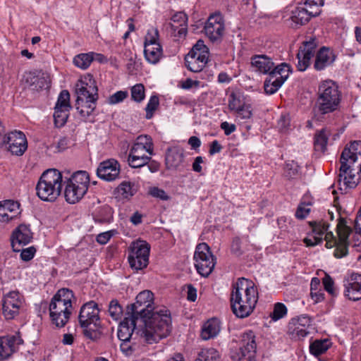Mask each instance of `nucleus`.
Instances as JSON below:
<instances>
[{"instance_id": "4be33fe9", "label": "nucleus", "mask_w": 361, "mask_h": 361, "mask_svg": "<svg viewBox=\"0 0 361 361\" xmlns=\"http://www.w3.org/2000/svg\"><path fill=\"white\" fill-rule=\"evenodd\" d=\"M76 94H85L87 96H99L98 88L93 76L87 74L82 77L75 85Z\"/></svg>"}, {"instance_id": "603ef678", "label": "nucleus", "mask_w": 361, "mask_h": 361, "mask_svg": "<svg viewBox=\"0 0 361 361\" xmlns=\"http://www.w3.org/2000/svg\"><path fill=\"white\" fill-rule=\"evenodd\" d=\"M322 283L324 285L325 290L327 291L331 295H337L338 293L336 288H334V282L329 275H325V276L322 279Z\"/></svg>"}, {"instance_id": "79ce46f5", "label": "nucleus", "mask_w": 361, "mask_h": 361, "mask_svg": "<svg viewBox=\"0 0 361 361\" xmlns=\"http://www.w3.org/2000/svg\"><path fill=\"white\" fill-rule=\"evenodd\" d=\"M328 137L326 130L322 129L314 136V145L317 151L324 152L326 149Z\"/></svg>"}, {"instance_id": "c03bdc74", "label": "nucleus", "mask_w": 361, "mask_h": 361, "mask_svg": "<svg viewBox=\"0 0 361 361\" xmlns=\"http://www.w3.org/2000/svg\"><path fill=\"white\" fill-rule=\"evenodd\" d=\"M108 311L111 317L115 321L119 320L123 312V307L117 300H112L110 302Z\"/></svg>"}, {"instance_id": "7ed1b4c3", "label": "nucleus", "mask_w": 361, "mask_h": 361, "mask_svg": "<svg viewBox=\"0 0 361 361\" xmlns=\"http://www.w3.org/2000/svg\"><path fill=\"white\" fill-rule=\"evenodd\" d=\"M257 300V289L252 281L240 278L233 284L230 297L231 307L237 317L245 318L250 316Z\"/></svg>"}, {"instance_id": "9d476101", "label": "nucleus", "mask_w": 361, "mask_h": 361, "mask_svg": "<svg viewBox=\"0 0 361 361\" xmlns=\"http://www.w3.org/2000/svg\"><path fill=\"white\" fill-rule=\"evenodd\" d=\"M145 329V326L140 322V317L133 314H128L126 311L125 318L118 326V338L120 341H130V339H137V336H140L149 343L144 334H142Z\"/></svg>"}, {"instance_id": "cd10ccee", "label": "nucleus", "mask_w": 361, "mask_h": 361, "mask_svg": "<svg viewBox=\"0 0 361 361\" xmlns=\"http://www.w3.org/2000/svg\"><path fill=\"white\" fill-rule=\"evenodd\" d=\"M171 20V28L174 32H176L179 37H185L188 31L187 15L183 12H178L172 16Z\"/></svg>"}, {"instance_id": "a18cd8bd", "label": "nucleus", "mask_w": 361, "mask_h": 361, "mask_svg": "<svg viewBox=\"0 0 361 361\" xmlns=\"http://www.w3.org/2000/svg\"><path fill=\"white\" fill-rule=\"evenodd\" d=\"M56 109H71L70 104V94L68 90H62L58 97L55 107Z\"/></svg>"}, {"instance_id": "f03ea898", "label": "nucleus", "mask_w": 361, "mask_h": 361, "mask_svg": "<svg viewBox=\"0 0 361 361\" xmlns=\"http://www.w3.org/2000/svg\"><path fill=\"white\" fill-rule=\"evenodd\" d=\"M309 225L314 234L312 238H305L304 243L307 246H314L321 243L323 240L322 236L325 234L324 240L326 246L328 248L336 246L334 256L336 258H341L348 255L349 246L348 237L352 232V228L347 225V221L341 216L336 226L337 238L330 231L327 232L329 225L326 222L312 221H309Z\"/></svg>"}, {"instance_id": "4d7b16f0", "label": "nucleus", "mask_w": 361, "mask_h": 361, "mask_svg": "<svg viewBox=\"0 0 361 361\" xmlns=\"http://www.w3.org/2000/svg\"><path fill=\"white\" fill-rule=\"evenodd\" d=\"M231 252L233 255L239 257L243 255L241 249V240L239 237H235L231 243Z\"/></svg>"}, {"instance_id": "c756f323", "label": "nucleus", "mask_w": 361, "mask_h": 361, "mask_svg": "<svg viewBox=\"0 0 361 361\" xmlns=\"http://www.w3.org/2000/svg\"><path fill=\"white\" fill-rule=\"evenodd\" d=\"M25 82L30 90L33 92L47 89L50 83L47 77L35 75L31 73L26 76Z\"/></svg>"}, {"instance_id": "f3484780", "label": "nucleus", "mask_w": 361, "mask_h": 361, "mask_svg": "<svg viewBox=\"0 0 361 361\" xmlns=\"http://www.w3.org/2000/svg\"><path fill=\"white\" fill-rule=\"evenodd\" d=\"M8 145V149L12 154L21 156L27 149V142L25 134L21 131H13L4 135L2 146Z\"/></svg>"}, {"instance_id": "e433bc0d", "label": "nucleus", "mask_w": 361, "mask_h": 361, "mask_svg": "<svg viewBox=\"0 0 361 361\" xmlns=\"http://www.w3.org/2000/svg\"><path fill=\"white\" fill-rule=\"evenodd\" d=\"M219 353L214 348H202L197 353L195 361H219Z\"/></svg>"}, {"instance_id": "338daca9", "label": "nucleus", "mask_w": 361, "mask_h": 361, "mask_svg": "<svg viewBox=\"0 0 361 361\" xmlns=\"http://www.w3.org/2000/svg\"><path fill=\"white\" fill-rule=\"evenodd\" d=\"M1 206L4 207L7 212H16L19 209L20 204L17 202L13 201V200H6L2 204Z\"/></svg>"}, {"instance_id": "f704fd0d", "label": "nucleus", "mask_w": 361, "mask_h": 361, "mask_svg": "<svg viewBox=\"0 0 361 361\" xmlns=\"http://www.w3.org/2000/svg\"><path fill=\"white\" fill-rule=\"evenodd\" d=\"M96 105L93 102H90L89 106L75 105V108L79 113L80 117L85 122H94V110Z\"/></svg>"}, {"instance_id": "4468645a", "label": "nucleus", "mask_w": 361, "mask_h": 361, "mask_svg": "<svg viewBox=\"0 0 361 361\" xmlns=\"http://www.w3.org/2000/svg\"><path fill=\"white\" fill-rule=\"evenodd\" d=\"M204 32L214 44H220L225 33V25L220 13L211 15L204 25Z\"/></svg>"}, {"instance_id": "72a5a7b5", "label": "nucleus", "mask_w": 361, "mask_h": 361, "mask_svg": "<svg viewBox=\"0 0 361 361\" xmlns=\"http://www.w3.org/2000/svg\"><path fill=\"white\" fill-rule=\"evenodd\" d=\"M312 205V201L310 197L307 195L303 196L297 207L295 214V217L300 220L305 219L311 211L310 207Z\"/></svg>"}, {"instance_id": "473e14b6", "label": "nucleus", "mask_w": 361, "mask_h": 361, "mask_svg": "<svg viewBox=\"0 0 361 361\" xmlns=\"http://www.w3.org/2000/svg\"><path fill=\"white\" fill-rule=\"evenodd\" d=\"M331 342L327 338L316 339L310 345V352L315 357L324 354L330 348Z\"/></svg>"}, {"instance_id": "9b49d317", "label": "nucleus", "mask_w": 361, "mask_h": 361, "mask_svg": "<svg viewBox=\"0 0 361 361\" xmlns=\"http://www.w3.org/2000/svg\"><path fill=\"white\" fill-rule=\"evenodd\" d=\"M209 54V49L204 41L198 40L185 57L186 67L192 72H201L208 62Z\"/></svg>"}, {"instance_id": "1a4fd4ad", "label": "nucleus", "mask_w": 361, "mask_h": 361, "mask_svg": "<svg viewBox=\"0 0 361 361\" xmlns=\"http://www.w3.org/2000/svg\"><path fill=\"white\" fill-rule=\"evenodd\" d=\"M150 245L145 240L133 241L128 247V260L131 269L136 271L146 268L149 264Z\"/></svg>"}, {"instance_id": "13d9d810", "label": "nucleus", "mask_w": 361, "mask_h": 361, "mask_svg": "<svg viewBox=\"0 0 361 361\" xmlns=\"http://www.w3.org/2000/svg\"><path fill=\"white\" fill-rule=\"evenodd\" d=\"M149 193L152 197L159 198L161 200H169V196L166 194V192L163 189L159 188L157 187L151 188L149 189Z\"/></svg>"}, {"instance_id": "0e129e2a", "label": "nucleus", "mask_w": 361, "mask_h": 361, "mask_svg": "<svg viewBox=\"0 0 361 361\" xmlns=\"http://www.w3.org/2000/svg\"><path fill=\"white\" fill-rule=\"evenodd\" d=\"M317 47V42L315 37H310V40L303 42V47H300V50L312 51L315 53Z\"/></svg>"}, {"instance_id": "2f4dec72", "label": "nucleus", "mask_w": 361, "mask_h": 361, "mask_svg": "<svg viewBox=\"0 0 361 361\" xmlns=\"http://www.w3.org/2000/svg\"><path fill=\"white\" fill-rule=\"evenodd\" d=\"M115 192L118 197L128 200L136 193L137 187L133 183L123 181L116 188Z\"/></svg>"}, {"instance_id": "a211bd4d", "label": "nucleus", "mask_w": 361, "mask_h": 361, "mask_svg": "<svg viewBox=\"0 0 361 361\" xmlns=\"http://www.w3.org/2000/svg\"><path fill=\"white\" fill-rule=\"evenodd\" d=\"M120 172V164L114 159L101 162L97 169V176L104 180L109 182L118 178Z\"/></svg>"}, {"instance_id": "4c0bfd02", "label": "nucleus", "mask_w": 361, "mask_h": 361, "mask_svg": "<svg viewBox=\"0 0 361 361\" xmlns=\"http://www.w3.org/2000/svg\"><path fill=\"white\" fill-rule=\"evenodd\" d=\"M290 18L296 26L305 25L310 20V16L306 13L302 6L296 7L292 11V16Z\"/></svg>"}, {"instance_id": "b1692460", "label": "nucleus", "mask_w": 361, "mask_h": 361, "mask_svg": "<svg viewBox=\"0 0 361 361\" xmlns=\"http://www.w3.org/2000/svg\"><path fill=\"white\" fill-rule=\"evenodd\" d=\"M184 158L183 149L179 147H171L166 152L165 163L168 169H176L183 163Z\"/></svg>"}, {"instance_id": "bb28decb", "label": "nucleus", "mask_w": 361, "mask_h": 361, "mask_svg": "<svg viewBox=\"0 0 361 361\" xmlns=\"http://www.w3.org/2000/svg\"><path fill=\"white\" fill-rule=\"evenodd\" d=\"M221 323L219 319L212 318L207 320L202 326L201 338L207 341L216 337L220 332Z\"/></svg>"}, {"instance_id": "f8f14e48", "label": "nucleus", "mask_w": 361, "mask_h": 361, "mask_svg": "<svg viewBox=\"0 0 361 361\" xmlns=\"http://www.w3.org/2000/svg\"><path fill=\"white\" fill-rule=\"evenodd\" d=\"M193 258L197 272L202 276H208L216 264V258L212 255L209 246L206 243L198 244L196 246Z\"/></svg>"}, {"instance_id": "5701e85b", "label": "nucleus", "mask_w": 361, "mask_h": 361, "mask_svg": "<svg viewBox=\"0 0 361 361\" xmlns=\"http://www.w3.org/2000/svg\"><path fill=\"white\" fill-rule=\"evenodd\" d=\"M21 342L22 339L16 336L0 338V360L9 357Z\"/></svg>"}, {"instance_id": "a19ab883", "label": "nucleus", "mask_w": 361, "mask_h": 361, "mask_svg": "<svg viewBox=\"0 0 361 361\" xmlns=\"http://www.w3.org/2000/svg\"><path fill=\"white\" fill-rule=\"evenodd\" d=\"M245 104L243 96L240 92H231L228 97V108L236 111Z\"/></svg>"}, {"instance_id": "ddd939ff", "label": "nucleus", "mask_w": 361, "mask_h": 361, "mask_svg": "<svg viewBox=\"0 0 361 361\" xmlns=\"http://www.w3.org/2000/svg\"><path fill=\"white\" fill-rule=\"evenodd\" d=\"M292 70L289 64L281 63L269 72L264 83L266 94H273L278 91L288 79Z\"/></svg>"}, {"instance_id": "5fc2aeb1", "label": "nucleus", "mask_w": 361, "mask_h": 361, "mask_svg": "<svg viewBox=\"0 0 361 361\" xmlns=\"http://www.w3.org/2000/svg\"><path fill=\"white\" fill-rule=\"evenodd\" d=\"M128 94L127 91H117L108 98L107 102L109 104L121 103L128 97Z\"/></svg>"}, {"instance_id": "052dcab7", "label": "nucleus", "mask_w": 361, "mask_h": 361, "mask_svg": "<svg viewBox=\"0 0 361 361\" xmlns=\"http://www.w3.org/2000/svg\"><path fill=\"white\" fill-rule=\"evenodd\" d=\"M307 14H309L310 16V19L312 17H316L319 15L321 12L320 8H319V6H313L312 4H310V3H305L304 6H302Z\"/></svg>"}, {"instance_id": "393cba45", "label": "nucleus", "mask_w": 361, "mask_h": 361, "mask_svg": "<svg viewBox=\"0 0 361 361\" xmlns=\"http://www.w3.org/2000/svg\"><path fill=\"white\" fill-rule=\"evenodd\" d=\"M336 59V56L329 48L323 47L317 54L314 67L317 71L324 70L331 65Z\"/></svg>"}, {"instance_id": "2eb2a0df", "label": "nucleus", "mask_w": 361, "mask_h": 361, "mask_svg": "<svg viewBox=\"0 0 361 361\" xmlns=\"http://www.w3.org/2000/svg\"><path fill=\"white\" fill-rule=\"evenodd\" d=\"M23 300L18 291H11L2 300V314L7 320L14 319L23 307Z\"/></svg>"}, {"instance_id": "ea45409f", "label": "nucleus", "mask_w": 361, "mask_h": 361, "mask_svg": "<svg viewBox=\"0 0 361 361\" xmlns=\"http://www.w3.org/2000/svg\"><path fill=\"white\" fill-rule=\"evenodd\" d=\"M133 145L147 149L149 155L154 154L153 142L150 136L146 135L138 136Z\"/></svg>"}, {"instance_id": "c85d7f7f", "label": "nucleus", "mask_w": 361, "mask_h": 361, "mask_svg": "<svg viewBox=\"0 0 361 361\" xmlns=\"http://www.w3.org/2000/svg\"><path fill=\"white\" fill-rule=\"evenodd\" d=\"M257 345L255 336L252 331L244 334L242 340V345L240 349L243 357L248 356L249 360H252L256 352Z\"/></svg>"}, {"instance_id": "7c9ffc66", "label": "nucleus", "mask_w": 361, "mask_h": 361, "mask_svg": "<svg viewBox=\"0 0 361 361\" xmlns=\"http://www.w3.org/2000/svg\"><path fill=\"white\" fill-rule=\"evenodd\" d=\"M144 55L147 62L152 64H157L163 55L161 45H146L144 49Z\"/></svg>"}, {"instance_id": "a878e982", "label": "nucleus", "mask_w": 361, "mask_h": 361, "mask_svg": "<svg viewBox=\"0 0 361 361\" xmlns=\"http://www.w3.org/2000/svg\"><path fill=\"white\" fill-rule=\"evenodd\" d=\"M252 66L256 68V71L264 74H269L275 66L272 59L267 55H255L251 57Z\"/></svg>"}, {"instance_id": "e2e57ef3", "label": "nucleus", "mask_w": 361, "mask_h": 361, "mask_svg": "<svg viewBox=\"0 0 361 361\" xmlns=\"http://www.w3.org/2000/svg\"><path fill=\"white\" fill-rule=\"evenodd\" d=\"M298 61V69L300 71H305L310 65V61L306 59L305 56H302V52H298L297 54Z\"/></svg>"}, {"instance_id": "0eeeda50", "label": "nucleus", "mask_w": 361, "mask_h": 361, "mask_svg": "<svg viewBox=\"0 0 361 361\" xmlns=\"http://www.w3.org/2000/svg\"><path fill=\"white\" fill-rule=\"evenodd\" d=\"M99 310L97 304L91 300L84 304L80 310L78 320L84 329L85 337L94 340L98 337V329L100 326Z\"/></svg>"}, {"instance_id": "8fccbe9b", "label": "nucleus", "mask_w": 361, "mask_h": 361, "mask_svg": "<svg viewBox=\"0 0 361 361\" xmlns=\"http://www.w3.org/2000/svg\"><path fill=\"white\" fill-rule=\"evenodd\" d=\"M159 104V98L157 96H152L145 107L147 119H151L153 116L154 111L157 109Z\"/></svg>"}, {"instance_id": "3c124183", "label": "nucleus", "mask_w": 361, "mask_h": 361, "mask_svg": "<svg viewBox=\"0 0 361 361\" xmlns=\"http://www.w3.org/2000/svg\"><path fill=\"white\" fill-rule=\"evenodd\" d=\"M299 172V166L293 161L288 162L285 166V176L288 179L294 178Z\"/></svg>"}, {"instance_id": "680f3d73", "label": "nucleus", "mask_w": 361, "mask_h": 361, "mask_svg": "<svg viewBox=\"0 0 361 361\" xmlns=\"http://www.w3.org/2000/svg\"><path fill=\"white\" fill-rule=\"evenodd\" d=\"M344 149H348L351 152V155L361 157V141H353L350 142L349 147H345Z\"/></svg>"}, {"instance_id": "69168bd1", "label": "nucleus", "mask_w": 361, "mask_h": 361, "mask_svg": "<svg viewBox=\"0 0 361 361\" xmlns=\"http://www.w3.org/2000/svg\"><path fill=\"white\" fill-rule=\"evenodd\" d=\"M290 124V118L288 116L286 115H282L278 121V127L282 132H286L289 128Z\"/></svg>"}, {"instance_id": "58836bf2", "label": "nucleus", "mask_w": 361, "mask_h": 361, "mask_svg": "<svg viewBox=\"0 0 361 361\" xmlns=\"http://www.w3.org/2000/svg\"><path fill=\"white\" fill-rule=\"evenodd\" d=\"M113 218L112 209L108 205H104L98 209L94 216L96 221L99 223L110 222Z\"/></svg>"}, {"instance_id": "774afa93", "label": "nucleus", "mask_w": 361, "mask_h": 361, "mask_svg": "<svg viewBox=\"0 0 361 361\" xmlns=\"http://www.w3.org/2000/svg\"><path fill=\"white\" fill-rule=\"evenodd\" d=\"M114 235V231H109L99 233L97 236V242L101 245H105Z\"/></svg>"}, {"instance_id": "aec40b11", "label": "nucleus", "mask_w": 361, "mask_h": 361, "mask_svg": "<svg viewBox=\"0 0 361 361\" xmlns=\"http://www.w3.org/2000/svg\"><path fill=\"white\" fill-rule=\"evenodd\" d=\"M345 295L351 300L361 299V274L353 273L345 280Z\"/></svg>"}, {"instance_id": "37998d69", "label": "nucleus", "mask_w": 361, "mask_h": 361, "mask_svg": "<svg viewBox=\"0 0 361 361\" xmlns=\"http://www.w3.org/2000/svg\"><path fill=\"white\" fill-rule=\"evenodd\" d=\"M71 109L54 108V120L56 127L61 128L63 126L68 118V113Z\"/></svg>"}, {"instance_id": "09e8293b", "label": "nucleus", "mask_w": 361, "mask_h": 361, "mask_svg": "<svg viewBox=\"0 0 361 361\" xmlns=\"http://www.w3.org/2000/svg\"><path fill=\"white\" fill-rule=\"evenodd\" d=\"M287 314V308L281 302H277L274 305V310L271 314V317L274 321H277Z\"/></svg>"}, {"instance_id": "6e6552de", "label": "nucleus", "mask_w": 361, "mask_h": 361, "mask_svg": "<svg viewBox=\"0 0 361 361\" xmlns=\"http://www.w3.org/2000/svg\"><path fill=\"white\" fill-rule=\"evenodd\" d=\"M64 197L67 202L75 204L86 194L89 184V174L85 171H78L65 181Z\"/></svg>"}, {"instance_id": "864d4df0", "label": "nucleus", "mask_w": 361, "mask_h": 361, "mask_svg": "<svg viewBox=\"0 0 361 361\" xmlns=\"http://www.w3.org/2000/svg\"><path fill=\"white\" fill-rule=\"evenodd\" d=\"M99 96H87L85 94H77L75 105L89 106L90 102H93L97 106V102Z\"/></svg>"}, {"instance_id": "49530a36", "label": "nucleus", "mask_w": 361, "mask_h": 361, "mask_svg": "<svg viewBox=\"0 0 361 361\" xmlns=\"http://www.w3.org/2000/svg\"><path fill=\"white\" fill-rule=\"evenodd\" d=\"M160 44L159 42V31L157 28L152 27L147 30L145 37L144 47L146 45L152 46Z\"/></svg>"}, {"instance_id": "20e7f679", "label": "nucleus", "mask_w": 361, "mask_h": 361, "mask_svg": "<svg viewBox=\"0 0 361 361\" xmlns=\"http://www.w3.org/2000/svg\"><path fill=\"white\" fill-rule=\"evenodd\" d=\"M314 109L319 116L332 114L339 111L342 92L338 85L332 80H325L319 82L317 92Z\"/></svg>"}, {"instance_id": "6ab92c4d", "label": "nucleus", "mask_w": 361, "mask_h": 361, "mask_svg": "<svg viewBox=\"0 0 361 361\" xmlns=\"http://www.w3.org/2000/svg\"><path fill=\"white\" fill-rule=\"evenodd\" d=\"M32 239V233L30 226L20 224L13 232L11 236V245L14 252H20V247L30 243Z\"/></svg>"}, {"instance_id": "dca6fc26", "label": "nucleus", "mask_w": 361, "mask_h": 361, "mask_svg": "<svg viewBox=\"0 0 361 361\" xmlns=\"http://www.w3.org/2000/svg\"><path fill=\"white\" fill-rule=\"evenodd\" d=\"M311 324L312 319L307 314L293 318L288 325V334L293 339H302L310 334Z\"/></svg>"}, {"instance_id": "39448f33", "label": "nucleus", "mask_w": 361, "mask_h": 361, "mask_svg": "<svg viewBox=\"0 0 361 361\" xmlns=\"http://www.w3.org/2000/svg\"><path fill=\"white\" fill-rule=\"evenodd\" d=\"M73 293L68 288H61L54 295L49 305V314L56 327H63L68 322L73 309Z\"/></svg>"}, {"instance_id": "6e6d98bb", "label": "nucleus", "mask_w": 361, "mask_h": 361, "mask_svg": "<svg viewBox=\"0 0 361 361\" xmlns=\"http://www.w3.org/2000/svg\"><path fill=\"white\" fill-rule=\"evenodd\" d=\"M235 112L238 118L244 120L250 118L252 115L251 106L246 104L237 109Z\"/></svg>"}, {"instance_id": "412c9836", "label": "nucleus", "mask_w": 361, "mask_h": 361, "mask_svg": "<svg viewBox=\"0 0 361 361\" xmlns=\"http://www.w3.org/2000/svg\"><path fill=\"white\" fill-rule=\"evenodd\" d=\"M146 153L147 149L133 145L128 157L129 166L132 168H140L148 164L152 155H147Z\"/></svg>"}, {"instance_id": "c9c22d12", "label": "nucleus", "mask_w": 361, "mask_h": 361, "mask_svg": "<svg viewBox=\"0 0 361 361\" xmlns=\"http://www.w3.org/2000/svg\"><path fill=\"white\" fill-rule=\"evenodd\" d=\"M94 59V52L82 53L78 54L74 57L73 63L75 66L82 70H85L90 66Z\"/></svg>"}, {"instance_id": "423d86ee", "label": "nucleus", "mask_w": 361, "mask_h": 361, "mask_svg": "<svg viewBox=\"0 0 361 361\" xmlns=\"http://www.w3.org/2000/svg\"><path fill=\"white\" fill-rule=\"evenodd\" d=\"M63 177L55 169L45 171L36 185L37 195L43 201L54 202L61 193Z\"/></svg>"}, {"instance_id": "de8ad7c7", "label": "nucleus", "mask_w": 361, "mask_h": 361, "mask_svg": "<svg viewBox=\"0 0 361 361\" xmlns=\"http://www.w3.org/2000/svg\"><path fill=\"white\" fill-rule=\"evenodd\" d=\"M130 92L132 99L136 102H140L145 99V87L141 83L134 85Z\"/></svg>"}, {"instance_id": "bf43d9fd", "label": "nucleus", "mask_w": 361, "mask_h": 361, "mask_svg": "<svg viewBox=\"0 0 361 361\" xmlns=\"http://www.w3.org/2000/svg\"><path fill=\"white\" fill-rule=\"evenodd\" d=\"M20 258L22 260L27 262L32 259L36 252V249L33 247H29L25 249L20 248Z\"/></svg>"}, {"instance_id": "f257e3e1", "label": "nucleus", "mask_w": 361, "mask_h": 361, "mask_svg": "<svg viewBox=\"0 0 361 361\" xmlns=\"http://www.w3.org/2000/svg\"><path fill=\"white\" fill-rule=\"evenodd\" d=\"M154 294L145 290L136 296V301L128 305V314L140 317V322L145 326L142 334L149 344L159 342L169 336L171 331V318L170 312L166 309L154 311L153 307Z\"/></svg>"}]
</instances>
